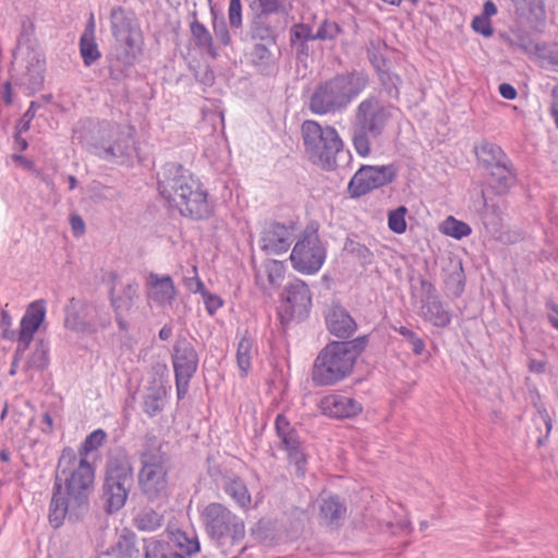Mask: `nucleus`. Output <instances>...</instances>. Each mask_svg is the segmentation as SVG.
<instances>
[{
	"label": "nucleus",
	"instance_id": "nucleus-1",
	"mask_svg": "<svg viewBox=\"0 0 558 558\" xmlns=\"http://www.w3.org/2000/svg\"><path fill=\"white\" fill-rule=\"evenodd\" d=\"M95 468L85 458H77L71 447L63 448L54 474L49 522L57 529L65 518L81 520L89 509L94 489Z\"/></svg>",
	"mask_w": 558,
	"mask_h": 558
},
{
	"label": "nucleus",
	"instance_id": "nucleus-2",
	"mask_svg": "<svg viewBox=\"0 0 558 558\" xmlns=\"http://www.w3.org/2000/svg\"><path fill=\"white\" fill-rule=\"evenodd\" d=\"M160 195L184 217L193 220L208 219L214 206L201 182L178 163H167L158 177Z\"/></svg>",
	"mask_w": 558,
	"mask_h": 558
},
{
	"label": "nucleus",
	"instance_id": "nucleus-3",
	"mask_svg": "<svg viewBox=\"0 0 558 558\" xmlns=\"http://www.w3.org/2000/svg\"><path fill=\"white\" fill-rule=\"evenodd\" d=\"M369 74L363 69L338 72L316 84L307 107L314 114L326 116L344 111L369 86Z\"/></svg>",
	"mask_w": 558,
	"mask_h": 558
},
{
	"label": "nucleus",
	"instance_id": "nucleus-4",
	"mask_svg": "<svg viewBox=\"0 0 558 558\" xmlns=\"http://www.w3.org/2000/svg\"><path fill=\"white\" fill-rule=\"evenodd\" d=\"M396 107L378 95L368 94L355 106L350 125L351 142L361 157L372 154V144L380 140L393 119Z\"/></svg>",
	"mask_w": 558,
	"mask_h": 558
},
{
	"label": "nucleus",
	"instance_id": "nucleus-5",
	"mask_svg": "<svg viewBox=\"0 0 558 558\" xmlns=\"http://www.w3.org/2000/svg\"><path fill=\"white\" fill-rule=\"evenodd\" d=\"M366 336L347 341H330L314 360L311 379L316 387H329L348 378L367 345Z\"/></svg>",
	"mask_w": 558,
	"mask_h": 558
},
{
	"label": "nucleus",
	"instance_id": "nucleus-6",
	"mask_svg": "<svg viewBox=\"0 0 558 558\" xmlns=\"http://www.w3.org/2000/svg\"><path fill=\"white\" fill-rule=\"evenodd\" d=\"M154 434H146L140 452L138 486L149 501L167 498L170 457Z\"/></svg>",
	"mask_w": 558,
	"mask_h": 558
},
{
	"label": "nucleus",
	"instance_id": "nucleus-7",
	"mask_svg": "<svg viewBox=\"0 0 558 558\" xmlns=\"http://www.w3.org/2000/svg\"><path fill=\"white\" fill-rule=\"evenodd\" d=\"M134 483L133 466L125 450L108 457L101 488V500L107 513L119 511L126 502Z\"/></svg>",
	"mask_w": 558,
	"mask_h": 558
},
{
	"label": "nucleus",
	"instance_id": "nucleus-8",
	"mask_svg": "<svg viewBox=\"0 0 558 558\" xmlns=\"http://www.w3.org/2000/svg\"><path fill=\"white\" fill-rule=\"evenodd\" d=\"M301 133L307 158L323 169H335L336 157L344 146L336 128L323 126L317 121L305 120L301 125Z\"/></svg>",
	"mask_w": 558,
	"mask_h": 558
},
{
	"label": "nucleus",
	"instance_id": "nucleus-9",
	"mask_svg": "<svg viewBox=\"0 0 558 558\" xmlns=\"http://www.w3.org/2000/svg\"><path fill=\"white\" fill-rule=\"evenodd\" d=\"M202 520L207 535L221 548L225 556L230 554V547L239 545L245 537L243 520L220 502L208 504Z\"/></svg>",
	"mask_w": 558,
	"mask_h": 558
},
{
	"label": "nucleus",
	"instance_id": "nucleus-10",
	"mask_svg": "<svg viewBox=\"0 0 558 558\" xmlns=\"http://www.w3.org/2000/svg\"><path fill=\"white\" fill-rule=\"evenodd\" d=\"M326 258V248L323 245L317 227L308 225L295 243L290 260L294 269L303 274L317 272Z\"/></svg>",
	"mask_w": 558,
	"mask_h": 558
},
{
	"label": "nucleus",
	"instance_id": "nucleus-11",
	"mask_svg": "<svg viewBox=\"0 0 558 558\" xmlns=\"http://www.w3.org/2000/svg\"><path fill=\"white\" fill-rule=\"evenodd\" d=\"M281 301L278 314L281 324L288 325L292 320L301 322L308 316L312 307V293L304 281L294 279L284 287Z\"/></svg>",
	"mask_w": 558,
	"mask_h": 558
},
{
	"label": "nucleus",
	"instance_id": "nucleus-12",
	"mask_svg": "<svg viewBox=\"0 0 558 558\" xmlns=\"http://www.w3.org/2000/svg\"><path fill=\"white\" fill-rule=\"evenodd\" d=\"M99 138L88 143V151L106 161H116L131 155L133 138L120 126L102 128Z\"/></svg>",
	"mask_w": 558,
	"mask_h": 558
},
{
	"label": "nucleus",
	"instance_id": "nucleus-13",
	"mask_svg": "<svg viewBox=\"0 0 558 558\" xmlns=\"http://www.w3.org/2000/svg\"><path fill=\"white\" fill-rule=\"evenodd\" d=\"M398 168L393 163L384 166L363 165L354 173L348 184V193L352 198H359L393 182Z\"/></svg>",
	"mask_w": 558,
	"mask_h": 558
},
{
	"label": "nucleus",
	"instance_id": "nucleus-14",
	"mask_svg": "<svg viewBox=\"0 0 558 558\" xmlns=\"http://www.w3.org/2000/svg\"><path fill=\"white\" fill-rule=\"evenodd\" d=\"M109 19L116 43L128 46H133L134 43L143 44L141 26L133 11L117 5L111 9Z\"/></svg>",
	"mask_w": 558,
	"mask_h": 558
},
{
	"label": "nucleus",
	"instance_id": "nucleus-15",
	"mask_svg": "<svg viewBox=\"0 0 558 558\" xmlns=\"http://www.w3.org/2000/svg\"><path fill=\"white\" fill-rule=\"evenodd\" d=\"M142 45L134 43L128 46L122 43H116L112 51L108 54L110 77L117 82L124 80L137 57L142 53Z\"/></svg>",
	"mask_w": 558,
	"mask_h": 558
},
{
	"label": "nucleus",
	"instance_id": "nucleus-16",
	"mask_svg": "<svg viewBox=\"0 0 558 558\" xmlns=\"http://www.w3.org/2000/svg\"><path fill=\"white\" fill-rule=\"evenodd\" d=\"M293 225L270 221L260 233L262 250L267 253L280 254L287 252L292 243Z\"/></svg>",
	"mask_w": 558,
	"mask_h": 558
},
{
	"label": "nucleus",
	"instance_id": "nucleus-17",
	"mask_svg": "<svg viewBox=\"0 0 558 558\" xmlns=\"http://www.w3.org/2000/svg\"><path fill=\"white\" fill-rule=\"evenodd\" d=\"M319 409L323 414L338 420L352 418L363 411L360 401L352 397L339 393H330L319 401Z\"/></svg>",
	"mask_w": 558,
	"mask_h": 558
},
{
	"label": "nucleus",
	"instance_id": "nucleus-18",
	"mask_svg": "<svg viewBox=\"0 0 558 558\" xmlns=\"http://www.w3.org/2000/svg\"><path fill=\"white\" fill-rule=\"evenodd\" d=\"M96 311V304L83 300L71 298L64 307V326L73 331L90 332L93 331V312Z\"/></svg>",
	"mask_w": 558,
	"mask_h": 558
},
{
	"label": "nucleus",
	"instance_id": "nucleus-19",
	"mask_svg": "<svg viewBox=\"0 0 558 558\" xmlns=\"http://www.w3.org/2000/svg\"><path fill=\"white\" fill-rule=\"evenodd\" d=\"M172 364L174 375L193 377L198 366V354L193 343L179 337L173 345Z\"/></svg>",
	"mask_w": 558,
	"mask_h": 558
},
{
	"label": "nucleus",
	"instance_id": "nucleus-20",
	"mask_svg": "<svg viewBox=\"0 0 558 558\" xmlns=\"http://www.w3.org/2000/svg\"><path fill=\"white\" fill-rule=\"evenodd\" d=\"M146 286L148 299L160 307L171 306L178 295L174 282L169 275L149 272L146 278Z\"/></svg>",
	"mask_w": 558,
	"mask_h": 558
},
{
	"label": "nucleus",
	"instance_id": "nucleus-21",
	"mask_svg": "<svg viewBox=\"0 0 558 558\" xmlns=\"http://www.w3.org/2000/svg\"><path fill=\"white\" fill-rule=\"evenodd\" d=\"M325 322L328 331L340 339L350 338L357 329L354 318L339 304H333L327 310Z\"/></svg>",
	"mask_w": 558,
	"mask_h": 558
},
{
	"label": "nucleus",
	"instance_id": "nucleus-22",
	"mask_svg": "<svg viewBox=\"0 0 558 558\" xmlns=\"http://www.w3.org/2000/svg\"><path fill=\"white\" fill-rule=\"evenodd\" d=\"M489 187L496 195H506L518 182L517 170L510 160L486 171Z\"/></svg>",
	"mask_w": 558,
	"mask_h": 558
},
{
	"label": "nucleus",
	"instance_id": "nucleus-23",
	"mask_svg": "<svg viewBox=\"0 0 558 558\" xmlns=\"http://www.w3.org/2000/svg\"><path fill=\"white\" fill-rule=\"evenodd\" d=\"M474 153L480 167L485 172L510 160L509 156L499 145L488 141H483L475 146Z\"/></svg>",
	"mask_w": 558,
	"mask_h": 558
},
{
	"label": "nucleus",
	"instance_id": "nucleus-24",
	"mask_svg": "<svg viewBox=\"0 0 558 558\" xmlns=\"http://www.w3.org/2000/svg\"><path fill=\"white\" fill-rule=\"evenodd\" d=\"M45 315L46 302L44 300L32 302L20 322L19 333L22 335V337L26 336L34 339V333L44 322Z\"/></svg>",
	"mask_w": 558,
	"mask_h": 558
},
{
	"label": "nucleus",
	"instance_id": "nucleus-25",
	"mask_svg": "<svg viewBox=\"0 0 558 558\" xmlns=\"http://www.w3.org/2000/svg\"><path fill=\"white\" fill-rule=\"evenodd\" d=\"M347 514V506L338 496L323 499L319 507V519L330 527H339Z\"/></svg>",
	"mask_w": 558,
	"mask_h": 558
},
{
	"label": "nucleus",
	"instance_id": "nucleus-26",
	"mask_svg": "<svg viewBox=\"0 0 558 558\" xmlns=\"http://www.w3.org/2000/svg\"><path fill=\"white\" fill-rule=\"evenodd\" d=\"M253 12L254 14L250 22V35L252 39L275 45L277 39V32L270 22V16L272 14H265L257 11Z\"/></svg>",
	"mask_w": 558,
	"mask_h": 558
},
{
	"label": "nucleus",
	"instance_id": "nucleus-27",
	"mask_svg": "<svg viewBox=\"0 0 558 558\" xmlns=\"http://www.w3.org/2000/svg\"><path fill=\"white\" fill-rule=\"evenodd\" d=\"M505 207L498 203H488L484 199V208L481 211V220L486 231L495 238H499L504 228Z\"/></svg>",
	"mask_w": 558,
	"mask_h": 558
},
{
	"label": "nucleus",
	"instance_id": "nucleus-28",
	"mask_svg": "<svg viewBox=\"0 0 558 558\" xmlns=\"http://www.w3.org/2000/svg\"><path fill=\"white\" fill-rule=\"evenodd\" d=\"M257 349L255 347V340L250 335L248 330H245L238 343L236 349V364L240 369L241 377H245L252 366V360L256 355Z\"/></svg>",
	"mask_w": 558,
	"mask_h": 558
},
{
	"label": "nucleus",
	"instance_id": "nucleus-29",
	"mask_svg": "<svg viewBox=\"0 0 558 558\" xmlns=\"http://www.w3.org/2000/svg\"><path fill=\"white\" fill-rule=\"evenodd\" d=\"M222 489L240 508L247 509L251 506V494L244 481L235 473L226 477Z\"/></svg>",
	"mask_w": 558,
	"mask_h": 558
},
{
	"label": "nucleus",
	"instance_id": "nucleus-30",
	"mask_svg": "<svg viewBox=\"0 0 558 558\" xmlns=\"http://www.w3.org/2000/svg\"><path fill=\"white\" fill-rule=\"evenodd\" d=\"M45 61L39 56L34 54L26 65V71L22 75V84L27 87L31 93L41 89L44 85Z\"/></svg>",
	"mask_w": 558,
	"mask_h": 558
},
{
	"label": "nucleus",
	"instance_id": "nucleus-31",
	"mask_svg": "<svg viewBox=\"0 0 558 558\" xmlns=\"http://www.w3.org/2000/svg\"><path fill=\"white\" fill-rule=\"evenodd\" d=\"M275 428L278 438L280 439V448L286 451L293 450L303 445L300 439L299 433L290 424L283 414H278L275 421Z\"/></svg>",
	"mask_w": 558,
	"mask_h": 558
},
{
	"label": "nucleus",
	"instance_id": "nucleus-32",
	"mask_svg": "<svg viewBox=\"0 0 558 558\" xmlns=\"http://www.w3.org/2000/svg\"><path fill=\"white\" fill-rule=\"evenodd\" d=\"M422 312L424 319L430 322L436 327H446L451 322L450 313L445 308L438 296L423 301Z\"/></svg>",
	"mask_w": 558,
	"mask_h": 558
},
{
	"label": "nucleus",
	"instance_id": "nucleus-33",
	"mask_svg": "<svg viewBox=\"0 0 558 558\" xmlns=\"http://www.w3.org/2000/svg\"><path fill=\"white\" fill-rule=\"evenodd\" d=\"M138 286L135 282L128 283L119 295L113 294V289L110 291V302L116 313L129 312L135 299L138 298Z\"/></svg>",
	"mask_w": 558,
	"mask_h": 558
},
{
	"label": "nucleus",
	"instance_id": "nucleus-34",
	"mask_svg": "<svg viewBox=\"0 0 558 558\" xmlns=\"http://www.w3.org/2000/svg\"><path fill=\"white\" fill-rule=\"evenodd\" d=\"M166 389L162 386L149 387L143 397V411L154 417L163 410Z\"/></svg>",
	"mask_w": 558,
	"mask_h": 558
},
{
	"label": "nucleus",
	"instance_id": "nucleus-35",
	"mask_svg": "<svg viewBox=\"0 0 558 558\" xmlns=\"http://www.w3.org/2000/svg\"><path fill=\"white\" fill-rule=\"evenodd\" d=\"M49 365V345L44 340L40 339L35 343L34 350L32 354L28 356L24 364V371L29 372L32 369L35 371H44Z\"/></svg>",
	"mask_w": 558,
	"mask_h": 558
},
{
	"label": "nucleus",
	"instance_id": "nucleus-36",
	"mask_svg": "<svg viewBox=\"0 0 558 558\" xmlns=\"http://www.w3.org/2000/svg\"><path fill=\"white\" fill-rule=\"evenodd\" d=\"M379 84L381 85L386 95L393 100H399L400 98V86L402 84V78L399 74L393 73L386 68H379V70H375Z\"/></svg>",
	"mask_w": 558,
	"mask_h": 558
},
{
	"label": "nucleus",
	"instance_id": "nucleus-37",
	"mask_svg": "<svg viewBox=\"0 0 558 558\" xmlns=\"http://www.w3.org/2000/svg\"><path fill=\"white\" fill-rule=\"evenodd\" d=\"M80 52L86 66H90L101 56L95 41L93 22L90 23V31L86 29L81 36Z\"/></svg>",
	"mask_w": 558,
	"mask_h": 558
},
{
	"label": "nucleus",
	"instance_id": "nucleus-38",
	"mask_svg": "<svg viewBox=\"0 0 558 558\" xmlns=\"http://www.w3.org/2000/svg\"><path fill=\"white\" fill-rule=\"evenodd\" d=\"M388 46L386 41L379 37L371 38L366 44V54L369 63L374 68V70H379V68H386L388 63V59L385 56V51Z\"/></svg>",
	"mask_w": 558,
	"mask_h": 558
},
{
	"label": "nucleus",
	"instance_id": "nucleus-39",
	"mask_svg": "<svg viewBox=\"0 0 558 558\" xmlns=\"http://www.w3.org/2000/svg\"><path fill=\"white\" fill-rule=\"evenodd\" d=\"M190 31L195 45L199 48L206 49L210 56L215 57L216 50L214 47L213 36L205 25L196 19V13H194V21L190 25Z\"/></svg>",
	"mask_w": 558,
	"mask_h": 558
},
{
	"label": "nucleus",
	"instance_id": "nucleus-40",
	"mask_svg": "<svg viewBox=\"0 0 558 558\" xmlns=\"http://www.w3.org/2000/svg\"><path fill=\"white\" fill-rule=\"evenodd\" d=\"M163 515L151 508L142 509L134 518V526L140 531L151 532L161 526Z\"/></svg>",
	"mask_w": 558,
	"mask_h": 558
},
{
	"label": "nucleus",
	"instance_id": "nucleus-41",
	"mask_svg": "<svg viewBox=\"0 0 558 558\" xmlns=\"http://www.w3.org/2000/svg\"><path fill=\"white\" fill-rule=\"evenodd\" d=\"M250 8L252 11L263 12L265 14H287L288 0H252Z\"/></svg>",
	"mask_w": 558,
	"mask_h": 558
},
{
	"label": "nucleus",
	"instance_id": "nucleus-42",
	"mask_svg": "<svg viewBox=\"0 0 558 558\" xmlns=\"http://www.w3.org/2000/svg\"><path fill=\"white\" fill-rule=\"evenodd\" d=\"M107 439V434L104 429L98 428L92 432L85 440L81 444L78 448L77 458H85L94 450H97L99 447L104 445Z\"/></svg>",
	"mask_w": 558,
	"mask_h": 558
},
{
	"label": "nucleus",
	"instance_id": "nucleus-43",
	"mask_svg": "<svg viewBox=\"0 0 558 558\" xmlns=\"http://www.w3.org/2000/svg\"><path fill=\"white\" fill-rule=\"evenodd\" d=\"M289 35L291 47H294L299 44H304L305 41L316 40L312 26L305 23H296L292 25Z\"/></svg>",
	"mask_w": 558,
	"mask_h": 558
},
{
	"label": "nucleus",
	"instance_id": "nucleus-44",
	"mask_svg": "<svg viewBox=\"0 0 558 558\" xmlns=\"http://www.w3.org/2000/svg\"><path fill=\"white\" fill-rule=\"evenodd\" d=\"M342 33L343 28L337 22L325 19L319 24L314 37L320 41H332Z\"/></svg>",
	"mask_w": 558,
	"mask_h": 558
},
{
	"label": "nucleus",
	"instance_id": "nucleus-45",
	"mask_svg": "<svg viewBox=\"0 0 558 558\" xmlns=\"http://www.w3.org/2000/svg\"><path fill=\"white\" fill-rule=\"evenodd\" d=\"M507 44L513 49H520L525 53H536L537 50H544V44L535 43L527 34L519 33L515 38H508Z\"/></svg>",
	"mask_w": 558,
	"mask_h": 558
},
{
	"label": "nucleus",
	"instance_id": "nucleus-46",
	"mask_svg": "<svg viewBox=\"0 0 558 558\" xmlns=\"http://www.w3.org/2000/svg\"><path fill=\"white\" fill-rule=\"evenodd\" d=\"M515 7L519 15L525 16L527 14L538 17L545 13L544 0H511Z\"/></svg>",
	"mask_w": 558,
	"mask_h": 558
},
{
	"label": "nucleus",
	"instance_id": "nucleus-47",
	"mask_svg": "<svg viewBox=\"0 0 558 558\" xmlns=\"http://www.w3.org/2000/svg\"><path fill=\"white\" fill-rule=\"evenodd\" d=\"M172 549L169 544L158 539H145L144 558H168Z\"/></svg>",
	"mask_w": 558,
	"mask_h": 558
},
{
	"label": "nucleus",
	"instance_id": "nucleus-48",
	"mask_svg": "<svg viewBox=\"0 0 558 558\" xmlns=\"http://www.w3.org/2000/svg\"><path fill=\"white\" fill-rule=\"evenodd\" d=\"M344 250L347 253L357 258L363 265L371 264L374 258V254L366 245L350 239L345 242Z\"/></svg>",
	"mask_w": 558,
	"mask_h": 558
},
{
	"label": "nucleus",
	"instance_id": "nucleus-49",
	"mask_svg": "<svg viewBox=\"0 0 558 558\" xmlns=\"http://www.w3.org/2000/svg\"><path fill=\"white\" fill-rule=\"evenodd\" d=\"M287 454L289 463L295 469V475L298 477H304L307 470V456L304 452L303 445L287 451Z\"/></svg>",
	"mask_w": 558,
	"mask_h": 558
},
{
	"label": "nucleus",
	"instance_id": "nucleus-50",
	"mask_svg": "<svg viewBox=\"0 0 558 558\" xmlns=\"http://www.w3.org/2000/svg\"><path fill=\"white\" fill-rule=\"evenodd\" d=\"M408 209L405 206L390 210L388 214V227L395 233L401 234L407 230L405 214Z\"/></svg>",
	"mask_w": 558,
	"mask_h": 558
},
{
	"label": "nucleus",
	"instance_id": "nucleus-51",
	"mask_svg": "<svg viewBox=\"0 0 558 558\" xmlns=\"http://www.w3.org/2000/svg\"><path fill=\"white\" fill-rule=\"evenodd\" d=\"M392 328L398 331L409 344H411L412 351L415 355H421L425 351V342L416 332L404 326H393Z\"/></svg>",
	"mask_w": 558,
	"mask_h": 558
},
{
	"label": "nucleus",
	"instance_id": "nucleus-52",
	"mask_svg": "<svg viewBox=\"0 0 558 558\" xmlns=\"http://www.w3.org/2000/svg\"><path fill=\"white\" fill-rule=\"evenodd\" d=\"M445 282L454 296H460L465 286V276L462 266L460 265L458 269L451 271Z\"/></svg>",
	"mask_w": 558,
	"mask_h": 558
},
{
	"label": "nucleus",
	"instance_id": "nucleus-53",
	"mask_svg": "<svg viewBox=\"0 0 558 558\" xmlns=\"http://www.w3.org/2000/svg\"><path fill=\"white\" fill-rule=\"evenodd\" d=\"M471 232V227L463 221L457 220L453 217H449L446 220V233L454 239L460 240L470 235Z\"/></svg>",
	"mask_w": 558,
	"mask_h": 558
},
{
	"label": "nucleus",
	"instance_id": "nucleus-54",
	"mask_svg": "<svg viewBox=\"0 0 558 558\" xmlns=\"http://www.w3.org/2000/svg\"><path fill=\"white\" fill-rule=\"evenodd\" d=\"M178 547L184 556H193L201 550L199 542L196 537H189L185 533H179L175 537Z\"/></svg>",
	"mask_w": 558,
	"mask_h": 558
},
{
	"label": "nucleus",
	"instance_id": "nucleus-55",
	"mask_svg": "<svg viewBox=\"0 0 558 558\" xmlns=\"http://www.w3.org/2000/svg\"><path fill=\"white\" fill-rule=\"evenodd\" d=\"M284 265L278 260H270L266 264L268 281L271 286H279L284 276Z\"/></svg>",
	"mask_w": 558,
	"mask_h": 558
},
{
	"label": "nucleus",
	"instance_id": "nucleus-56",
	"mask_svg": "<svg viewBox=\"0 0 558 558\" xmlns=\"http://www.w3.org/2000/svg\"><path fill=\"white\" fill-rule=\"evenodd\" d=\"M228 19L232 28H241L242 22V4L241 0H230L228 9Z\"/></svg>",
	"mask_w": 558,
	"mask_h": 558
},
{
	"label": "nucleus",
	"instance_id": "nucleus-57",
	"mask_svg": "<svg viewBox=\"0 0 558 558\" xmlns=\"http://www.w3.org/2000/svg\"><path fill=\"white\" fill-rule=\"evenodd\" d=\"M207 474L216 483L217 486L222 487L226 483V477L233 475V472L223 469L220 464L209 463Z\"/></svg>",
	"mask_w": 558,
	"mask_h": 558
},
{
	"label": "nucleus",
	"instance_id": "nucleus-58",
	"mask_svg": "<svg viewBox=\"0 0 558 558\" xmlns=\"http://www.w3.org/2000/svg\"><path fill=\"white\" fill-rule=\"evenodd\" d=\"M92 323H93V331L92 332H96L98 329H104L111 324V316L108 311L99 308L96 305V311L93 312Z\"/></svg>",
	"mask_w": 558,
	"mask_h": 558
},
{
	"label": "nucleus",
	"instance_id": "nucleus-59",
	"mask_svg": "<svg viewBox=\"0 0 558 558\" xmlns=\"http://www.w3.org/2000/svg\"><path fill=\"white\" fill-rule=\"evenodd\" d=\"M41 105L36 101H32L26 112L20 119L15 129H19V132H27L31 126L32 120L35 118L36 110L40 108Z\"/></svg>",
	"mask_w": 558,
	"mask_h": 558
},
{
	"label": "nucleus",
	"instance_id": "nucleus-60",
	"mask_svg": "<svg viewBox=\"0 0 558 558\" xmlns=\"http://www.w3.org/2000/svg\"><path fill=\"white\" fill-rule=\"evenodd\" d=\"M213 28L216 38L220 41L221 45L228 46L231 44L230 32L225 20H214Z\"/></svg>",
	"mask_w": 558,
	"mask_h": 558
},
{
	"label": "nucleus",
	"instance_id": "nucleus-61",
	"mask_svg": "<svg viewBox=\"0 0 558 558\" xmlns=\"http://www.w3.org/2000/svg\"><path fill=\"white\" fill-rule=\"evenodd\" d=\"M472 27L476 33L485 37H490L494 33L492 23L486 16H475L472 21Z\"/></svg>",
	"mask_w": 558,
	"mask_h": 558
},
{
	"label": "nucleus",
	"instance_id": "nucleus-62",
	"mask_svg": "<svg viewBox=\"0 0 558 558\" xmlns=\"http://www.w3.org/2000/svg\"><path fill=\"white\" fill-rule=\"evenodd\" d=\"M268 44H256L252 50L253 61L259 64H266L271 58V51L269 50Z\"/></svg>",
	"mask_w": 558,
	"mask_h": 558
},
{
	"label": "nucleus",
	"instance_id": "nucleus-63",
	"mask_svg": "<svg viewBox=\"0 0 558 558\" xmlns=\"http://www.w3.org/2000/svg\"><path fill=\"white\" fill-rule=\"evenodd\" d=\"M536 54L553 70L558 71V49H548L544 44V50H537Z\"/></svg>",
	"mask_w": 558,
	"mask_h": 558
},
{
	"label": "nucleus",
	"instance_id": "nucleus-64",
	"mask_svg": "<svg viewBox=\"0 0 558 558\" xmlns=\"http://www.w3.org/2000/svg\"><path fill=\"white\" fill-rule=\"evenodd\" d=\"M202 295L206 310L210 315L215 314V312L222 306V300L218 295L211 294L207 290H205Z\"/></svg>",
	"mask_w": 558,
	"mask_h": 558
}]
</instances>
